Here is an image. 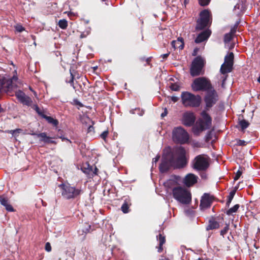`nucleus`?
<instances>
[{
    "mask_svg": "<svg viewBox=\"0 0 260 260\" xmlns=\"http://www.w3.org/2000/svg\"><path fill=\"white\" fill-rule=\"evenodd\" d=\"M188 157L185 148L179 146L173 150L170 148L164 151L159 171L161 173L167 172L171 167L176 169L184 168L187 164Z\"/></svg>",
    "mask_w": 260,
    "mask_h": 260,
    "instance_id": "f257e3e1",
    "label": "nucleus"
},
{
    "mask_svg": "<svg viewBox=\"0 0 260 260\" xmlns=\"http://www.w3.org/2000/svg\"><path fill=\"white\" fill-rule=\"evenodd\" d=\"M201 115V118L198 120L192 127V132L196 135H199L201 132L206 129H209L212 124V118L206 111H203Z\"/></svg>",
    "mask_w": 260,
    "mask_h": 260,
    "instance_id": "f03ea898",
    "label": "nucleus"
},
{
    "mask_svg": "<svg viewBox=\"0 0 260 260\" xmlns=\"http://www.w3.org/2000/svg\"><path fill=\"white\" fill-rule=\"evenodd\" d=\"M233 60L234 54L233 52H230L225 56L224 62L221 66L219 79L221 81V86L223 88L224 87L225 82L228 76V73L232 70Z\"/></svg>",
    "mask_w": 260,
    "mask_h": 260,
    "instance_id": "7ed1b4c3",
    "label": "nucleus"
},
{
    "mask_svg": "<svg viewBox=\"0 0 260 260\" xmlns=\"http://www.w3.org/2000/svg\"><path fill=\"white\" fill-rule=\"evenodd\" d=\"M58 186L61 190L62 196L68 200L75 199L83 193L81 187L76 188L70 184L61 183Z\"/></svg>",
    "mask_w": 260,
    "mask_h": 260,
    "instance_id": "20e7f679",
    "label": "nucleus"
},
{
    "mask_svg": "<svg viewBox=\"0 0 260 260\" xmlns=\"http://www.w3.org/2000/svg\"><path fill=\"white\" fill-rule=\"evenodd\" d=\"M172 193L174 198L183 204H188L191 202V193L184 187H174L173 189Z\"/></svg>",
    "mask_w": 260,
    "mask_h": 260,
    "instance_id": "39448f33",
    "label": "nucleus"
},
{
    "mask_svg": "<svg viewBox=\"0 0 260 260\" xmlns=\"http://www.w3.org/2000/svg\"><path fill=\"white\" fill-rule=\"evenodd\" d=\"M182 104L186 107H198L201 103V98L188 91L182 92L181 95Z\"/></svg>",
    "mask_w": 260,
    "mask_h": 260,
    "instance_id": "423d86ee",
    "label": "nucleus"
},
{
    "mask_svg": "<svg viewBox=\"0 0 260 260\" xmlns=\"http://www.w3.org/2000/svg\"><path fill=\"white\" fill-rule=\"evenodd\" d=\"M173 141L181 144L189 142V135L187 132L181 126L175 127L172 132Z\"/></svg>",
    "mask_w": 260,
    "mask_h": 260,
    "instance_id": "0eeeda50",
    "label": "nucleus"
},
{
    "mask_svg": "<svg viewBox=\"0 0 260 260\" xmlns=\"http://www.w3.org/2000/svg\"><path fill=\"white\" fill-rule=\"evenodd\" d=\"M191 87L194 91H208L212 88L210 81L204 77H199L194 79Z\"/></svg>",
    "mask_w": 260,
    "mask_h": 260,
    "instance_id": "6e6552de",
    "label": "nucleus"
},
{
    "mask_svg": "<svg viewBox=\"0 0 260 260\" xmlns=\"http://www.w3.org/2000/svg\"><path fill=\"white\" fill-rule=\"evenodd\" d=\"M211 14L208 10H204L200 13V18L197 21L196 29L202 30L211 23Z\"/></svg>",
    "mask_w": 260,
    "mask_h": 260,
    "instance_id": "1a4fd4ad",
    "label": "nucleus"
},
{
    "mask_svg": "<svg viewBox=\"0 0 260 260\" xmlns=\"http://www.w3.org/2000/svg\"><path fill=\"white\" fill-rule=\"evenodd\" d=\"M209 166V158L204 155L197 156L193 161V168L198 171L205 170Z\"/></svg>",
    "mask_w": 260,
    "mask_h": 260,
    "instance_id": "9d476101",
    "label": "nucleus"
},
{
    "mask_svg": "<svg viewBox=\"0 0 260 260\" xmlns=\"http://www.w3.org/2000/svg\"><path fill=\"white\" fill-rule=\"evenodd\" d=\"M204 63V60L200 56L195 58L192 61L190 68V74L192 76L199 75L202 71Z\"/></svg>",
    "mask_w": 260,
    "mask_h": 260,
    "instance_id": "9b49d317",
    "label": "nucleus"
},
{
    "mask_svg": "<svg viewBox=\"0 0 260 260\" xmlns=\"http://www.w3.org/2000/svg\"><path fill=\"white\" fill-rule=\"evenodd\" d=\"M217 101V95L215 90L212 88L207 91L205 98V102L207 108L212 107Z\"/></svg>",
    "mask_w": 260,
    "mask_h": 260,
    "instance_id": "f8f14e48",
    "label": "nucleus"
},
{
    "mask_svg": "<svg viewBox=\"0 0 260 260\" xmlns=\"http://www.w3.org/2000/svg\"><path fill=\"white\" fill-rule=\"evenodd\" d=\"M196 119V116L193 112L187 111L183 114L182 123L186 126H191L194 123Z\"/></svg>",
    "mask_w": 260,
    "mask_h": 260,
    "instance_id": "ddd939ff",
    "label": "nucleus"
},
{
    "mask_svg": "<svg viewBox=\"0 0 260 260\" xmlns=\"http://www.w3.org/2000/svg\"><path fill=\"white\" fill-rule=\"evenodd\" d=\"M15 95L19 101L22 104L31 106L32 104L31 99L27 96L23 91L18 90L15 92Z\"/></svg>",
    "mask_w": 260,
    "mask_h": 260,
    "instance_id": "4468645a",
    "label": "nucleus"
},
{
    "mask_svg": "<svg viewBox=\"0 0 260 260\" xmlns=\"http://www.w3.org/2000/svg\"><path fill=\"white\" fill-rule=\"evenodd\" d=\"M213 198L209 194L205 193L202 197L200 203V208L202 209H207L210 207L213 202Z\"/></svg>",
    "mask_w": 260,
    "mask_h": 260,
    "instance_id": "2eb2a0df",
    "label": "nucleus"
},
{
    "mask_svg": "<svg viewBox=\"0 0 260 260\" xmlns=\"http://www.w3.org/2000/svg\"><path fill=\"white\" fill-rule=\"evenodd\" d=\"M198 177L193 174H187L184 179L183 183L188 186H191L197 183Z\"/></svg>",
    "mask_w": 260,
    "mask_h": 260,
    "instance_id": "dca6fc26",
    "label": "nucleus"
},
{
    "mask_svg": "<svg viewBox=\"0 0 260 260\" xmlns=\"http://www.w3.org/2000/svg\"><path fill=\"white\" fill-rule=\"evenodd\" d=\"M30 135H36L37 136V137L40 138V141L43 142L44 143H52V144H55V141L53 140H51V138H55V137H50L47 136V134L46 133H41L40 134H36V133H32L30 134Z\"/></svg>",
    "mask_w": 260,
    "mask_h": 260,
    "instance_id": "f3484780",
    "label": "nucleus"
},
{
    "mask_svg": "<svg viewBox=\"0 0 260 260\" xmlns=\"http://www.w3.org/2000/svg\"><path fill=\"white\" fill-rule=\"evenodd\" d=\"M211 35V31L210 30H206L200 33L195 40L196 43H200L206 40Z\"/></svg>",
    "mask_w": 260,
    "mask_h": 260,
    "instance_id": "a211bd4d",
    "label": "nucleus"
},
{
    "mask_svg": "<svg viewBox=\"0 0 260 260\" xmlns=\"http://www.w3.org/2000/svg\"><path fill=\"white\" fill-rule=\"evenodd\" d=\"M0 203L8 211L12 212L14 211L13 207L9 204L8 199L5 196H0Z\"/></svg>",
    "mask_w": 260,
    "mask_h": 260,
    "instance_id": "6ab92c4d",
    "label": "nucleus"
},
{
    "mask_svg": "<svg viewBox=\"0 0 260 260\" xmlns=\"http://www.w3.org/2000/svg\"><path fill=\"white\" fill-rule=\"evenodd\" d=\"M81 170L89 177H93L94 175H96V173L92 172L91 167L87 164L81 167Z\"/></svg>",
    "mask_w": 260,
    "mask_h": 260,
    "instance_id": "aec40b11",
    "label": "nucleus"
},
{
    "mask_svg": "<svg viewBox=\"0 0 260 260\" xmlns=\"http://www.w3.org/2000/svg\"><path fill=\"white\" fill-rule=\"evenodd\" d=\"M172 47L175 49L179 48L182 49L184 47V43L182 38H178L177 40L173 41L171 43Z\"/></svg>",
    "mask_w": 260,
    "mask_h": 260,
    "instance_id": "412c9836",
    "label": "nucleus"
},
{
    "mask_svg": "<svg viewBox=\"0 0 260 260\" xmlns=\"http://www.w3.org/2000/svg\"><path fill=\"white\" fill-rule=\"evenodd\" d=\"M157 240L159 242V246L157 247V251L159 253L162 252L163 250L162 245L166 242L165 237L162 234H159L158 236H157Z\"/></svg>",
    "mask_w": 260,
    "mask_h": 260,
    "instance_id": "4be33fe9",
    "label": "nucleus"
},
{
    "mask_svg": "<svg viewBox=\"0 0 260 260\" xmlns=\"http://www.w3.org/2000/svg\"><path fill=\"white\" fill-rule=\"evenodd\" d=\"M177 181L174 179H169L164 183V185L166 187L170 189H173L174 187H176Z\"/></svg>",
    "mask_w": 260,
    "mask_h": 260,
    "instance_id": "5701e85b",
    "label": "nucleus"
},
{
    "mask_svg": "<svg viewBox=\"0 0 260 260\" xmlns=\"http://www.w3.org/2000/svg\"><path fill=\"white\" fill-rule=\"evenodd\" d=\"M9 133L12 134L14 137H17L19 134H22L23 135L30 134V133H27L26 131H23L21 128H17L14 130H10L9 131Z\"/></svg>",
    "mask_w": 260,
    "mask_h": 260,
    "instance_id": "b1692460",
    "label": "nucleus"
},
{
    "mask_svg": "<svg viewBox=\"0 0 260 260\" xmlns=\"http://www.w3.org/2000/svg\"><path fill=\"white\" fill-rule=\"evenodd\" d=\"M219 227V223L215 220L212 219L209 221V224L208 225L207 229V230H213L218 229Z\"/></svg>",
    "mask_w": 260,
    "mask_h": 260,
    "instance_id": "393cba45",
    "label": "nucleus"
},
{
    "mask_svg": "<svg viewBox=\"0 0 260 260\" xmlns=\"http://www.w3.org/2000/svg\"><path fill=\"white\" fill-rule=\"evenodd\" d=\"M235 30H232L230 33L226 34L224 36V41L226 45L232 40L233 39V35L235 33Z\"/></svg>",
    "mask_w": 260,
    "mask_h": 260,
    "instance_id": "a878e982",
    "label": "nucleus"
},
{
    "mask_svg": "<svg viewBox=\"0 0 260 260\" xmlns=\"http://www.w3.org/2000/svg\"><path fill=\"white\" fill-rule=\"evenodd\" d=\"M43 117L48 121V123L52 124L54 126H57L58 123V121L56 119H55L50 116L44 115Z\"/></svg>",
    "mask_w": 260,
    "mask_h": 260,
    "instance_id": "bb28decb",
    "label": "nucleus"
},
{
    "mask_svg": "<svg viewBox=\"0 0 260 260\" xmlns=\"http://www.w3.org/2000/svg\"><path fill=\"white\" fill-rule=\"evenodd\" d=\"M239 208V205L238 204H236L234 207L230 208L226 211V214L228 215H232L233 213H236L237 211Z\"/></svg>",
    "mask_w": 260,
    "mask_h": 260,
    "instance_id": "cd10ccee",
    "label": "nucleus"
},
{
    "mask_svg": "<svg viewBox=\"0 0 260 260\" xmlns=\"http://www.w3.org/2000/svg\"><path fill=\"white\" fill-rule=\"evenodd\" d=\"M239 124L240 126L241 127V129L244 130L247 127H248V126L249 125V123L248 121H247L245 120H242L239 122Z\"/></svg>",
    "mask_w": 260,
    "mask_h": 260,
    "instance_id": "c85d7f7f",
    "label": "nucleus"
},
{
    "mask_svg": "<svg viewBox=\"0 0 260 260\" xmlns=\"http://www.w3.org/2000/svg\"><path fill=\"white\" fill-rule=\"evenodd\" d=\"M58 26L62 29H66L68 26V21L66 19L60 20L58 22Z\"/></svg>",
    "mask_w": 260,
    "mask_h": 260,
    "instance_id": "c756f323",
    "label": "nucleus"
},
{
    "mask_svg": "<svg viewBox=\"0 0 260 260\" xmlns=\"http://www.w3.org/2000/svg\"><path fill=\"white\" fill-rule=\"evenodd\" d=\"M128 208L129 205L126 202H125L121 206V210L124 213H127L128 212Z\"/></svg>",
    "mask_w": 260,
    "mask_h": 260,
    "instance_id": "7c9ffc66",
    "label": "nucleus"
},
{
    "mask_svg": "<svg viewBox=\"0 0 260 260\" xmlns=\"http://www.w3.org/2000/svg\"><path fill=\"white\" fill-rule=\"evenodd\" d=\"M171 89L173 91H179L180 90V86L176 83H172L170 86Z\"/></svg>",
    "mask_w": 260,
    "mask_h": 260,
    "instance_id": "2f4dec72",
    "label": "nucleus"
},
{
    "mask_svg": "<svg viewBox=\"0 0 260 260\" xmlns=\"http://www.w3.org/2000/svg\"><path fill=\"white\" fill-rule=\"evenodd\" d=\"M70 72H71V79L69 81L66 80V82L70 83L71 85L73 87V88L74 89H76V87L74 85V75H73V73L71 71H70Z\"/></svg>",
    "mask_w": 260,
    "mask_h": 260,
    "instance_id": "473e14b6",
    "label": "nucleus"
},
{
    "mask_svg": "<svg viewBox=\"0 0 260 260\" xmlns=\"http://www.w3.org/2000/svg\"><path fill=\"white\" fill-rule=\"evenodd\" d=\"M234 194H235V192L234 191H231L230 192V195L228 197V201H227V202H226V204L228 205H229V204L231 203L232 200L233 199Z\"/></svg>",
    "mask_w": 260,
    "mask_h": 260,
    "instance_id": "72a5a7b5",
    "label": "nucleus"
},
{
    "mask_svg": "<svg viewBox=\"0 0 260 260\" xmlns=\"http://www.w3.org/2000/svg\"><path fill=\"white\" fill-rule=\"evenodd\" d=\"M210 1L211 0H199V2L201 6H205L209 4Z\"/></svg>",
    "mask_w": 260,
    "mask_h": 260,
    "instance_id": "f704fd0d",
    "label": "nucleus"
},
{
    "mask_svg": "<svg viewBox=\"0 0 260 260\" xmlns=\"http://www.w3.org/2000/svg\"><path fill=\"white\" fill-rule=\"evenodd\" d=\"M229 229V225L226 224V226L223 228V230H222L220 232V234L222 236L226 234L228 230Z\"/></svg>",
    "mask_w": 260,
    "mask_h": 260,
    "instance_id": "c9c22d12",
    "label": "nucleus"
},
{
    "mask_svg": "<svg viewBox=\"0 0 260 260\" xmlns=\"http://www.w3.org/2000/svg\"><path fill=\"white\" fill-rule=\"evenodd\" d=\"M108 131H104L100 135L101 138L106 141V139L108 136Z\"/></svg>",
    "mask_w": 260,
    "mask_h": 260,
    "instance_id": "e433bc0d",
    "label": "nucleus"
},
{
    "mask_svg": "<svg viewBox=\"0 0 260 260\" xmlns=\"http://www.w3.org/2000/svg\"><path fill=\"white\" fill-rule=\"evenodd\" d=\"M15 29L18 32H22L24 30V27L21 25H16Z\"/></svg>",
    "mask_w": 260,
    "mask_h": 260,
    "instance_id": "4c0bfd02",
    "label": "nucleus"
},
{
    "mask_svg": "<svg viewBox=\"0 0 260 260\" xmlns=\"http://www.w3.org/2000/svg\"><path fill=\"white\" fill-rule=\"evenodd\" d=\"M45 249L47 252H50L51 251V246L49 242H47L45 244Z\"/></svg>",
    "mask_w": 260,
    "mask_h": 260,
    "instance_id": "58836bf2",
    "label": "nucleus"
},
{
    "mask_svg": "<svg viewBox=\"0 0 260 260\" xmlns=\"http://www.w3.org/2000/svg\"><path fill=\"white\" fill-rule=\"evenodd\" d=\"M237 144L239 146H245L246 145L247 143L244 140H237Z\"/></svg>",
    "mask_w": 260,
    "mask_h": 260,
    "instance_id": "ea45409f",
    "label": "nucleus"
},
{
    "mask_svg": "<svg viewBox=\"0 0 260 260\" xmlns=\"http://www.w3.org/2000/svg\"><path fill=\"white\" fill-rule=\"evenodd\" d=\"M242 175V172L240 170H238L234 177V180H237L240 178V176Z\"/></svg>",
    "mask_w": 260,
    "mask_h": 260,
    "instance_id": "a19ab883",
    "label": "nucleus"
},
{
    "mask_svg": "<svg viewBox=\"0 0 260 260\" xmlns=\"http://www.w3.org/2000/svg\"><path fill=\"white\" fill-rule=\"evenodd\" d=\"M192 145L194 147H200L201 146V144L197 141H193L192 142Z\"/></svg>",
    "mask_w": 260,
    "mask_h": 260,
    "instance_id": "79ce46f5",
    "label": "nucleus"
},
{
    "mask_svg": "<svg viewBox=\"0 0 260 260\" xmlns=\"http://www.w3.org/2000/svg\"><path fill=\"white\" fill-rule=\"evenodd\" d=\"M160 156L159 155L156 156L153 159V163H156L159 160Z\"/></svg>",
    "mask_w": 260,
    "mask_h": 260,
    "instance_id": "37998d69",
    "label": "nucleus"
},
{
    "mask_svg": "<svg viewBox=\"0 0 260 260\" xmlns=\"http://www.w3.org/2000/svg\"><path fill=\"white\" fill-rule=\"evenodd\" d=\"M179 98L177 96H173L171 97V100L174 102H176L178 101Z\"/></svg>",
    "mask_w": 260,
    "mask_h": 260,
    "instance_id": "c03bdc74",
    "label": "nucleus"
},
{
    "mask_svg": "<svg viewBox=\"0 0 260 260\" xmlns=\"http://www.w3.org/2000/svg\"><path fill=\"white\" fill-rule=\"evenodd\" d=\"M169 53L164 54L161 55L160 57H162L164 59L167 58V57L169 56Z\"/></svg>",
    "mask_w": 260,
    "mask_h": 260,
    "instance_id": "a18cd8bd",
    "label": "nucleus"
},
{
    "mask_svg": "<svg viewBox=\"0 0 260 260\" xmlns=\"http://www.w3.org/2000/svg\"><path fill=\"white\" fill-rule=\"evenodd\" d=\"M34 106L35 107V109L36 110V111L38 113H40L39 112V107H38V106H37L36 105H34Z\"/></svg>",
    "mask_w": 260,
    "mask_h": 260,
    "instance_id": "49530a36",
    "label": "nucleus"
},
{
    "mask_svg": "<svg viewBox=\"0 0 260 260\" xmlns=\"http://www.w3.org/2000/svg\"><path fill=\"white\" fill-rule=\"evenodd\" d=\"M167 112L166 111H165L164 112H163L161 114V116L162 117H164L165 116H166L167 115Z\"/></svg>",
    "mask_w": 260,
    "mask_h": 260,
    "instance_id": "de8ad7c7",
    "label": "nucleus"
},
{
    "mask_svg": "<svg viewBox=\"0 0 260 260\" xmlns=\"http://www.w3.org/2000/svg\"><path fill=\"white\" fill-rule=\"evenodd\" d=\"M197 51H198V49L197 48L194 49V51H193V55H196Z\"/></svg>",
    "mask_w": 260,
    "mask_h": 260,
    "instance_id": "09e8293b",
    "label": "nucleus"
},
{
    "mask_svg": "<svg viewBox=\"0 0 260 260\" xmlns=\"http://www.w3.org/2000/svg\"><path fill=\"white\" fill-rule=\"evenodd\" d=\"M239 4H237L235 7H234V10H235L236 8H238L239 9Z\"/></svg>",
    "mask_w": 260,
    "mask_h": 260,
    "instance_id": "8fccbe9b",
    "label": "nucleus"
},
{
    "mask_svg": "<svg viewBox=\"0 0 260 260\" xmlns=\"http://www.w3.org/2000/svg\"><path fill=\"white\" fill-rule=\"evenodd\" d=\"M189 0H184V4L185 5L189 3Z\"/></svg>",
    "mask_w": 260,
    "mask_h": 260,
    "instance_id": "3c124183",
    "label": "nucleus"
},
{
    "mask_svg": "<svg viewBox=\"0 0 260 260\" xmlns=\"http://www.w3.org/2000/svg\"><path fill=\"white\" fill-rule=\"evenodd\" d=\"M93 129V127L92 126H90L89 127H88V131H91L92 129Z\"/></svg>",
    "mask_w": 260,
    "mask_h": 260,
    "instance_id": "603ef678",
    "label": "nucleus"
},
{
    "mask_svg": "<svg viewBox=\"0 0 260 260\" xmlns=\"http://www.w3.org/2000/svg\"><path fill=\"white\" fill-rule=\"evenodd\" d=\"M86 37V36H85V35H84V34H82L81 35V36H80V37H81V38H84V37Z\"/></svg>",
    "mask_w": 260,
    "mask_h": 260,
    "instance_id": "864d4df0",
    "label": "nucleus"
},
{
    "mask_svg": "<svg viewBox=\"0 0 260 260\" xmlns=\"http://www.w3.org/2000/svg\"><path fill=\"white\" fill-rule=\"evenodd\" d=\"M97 171H98V169L96 168H95L94 171H92V172H94V173H96Z\"/></svg>",
    "mask_w": 260,
    "mask_h": 260,
    "instance_id": "5fc2aeb1",
    "label": "nucleus"
},
{
    "mask_svg": "<svg viewBox=\"0 0 260 260\" xmlns=\"http://www.w3.org/2000/svg\"><path fill=\"white\" fill-rule=\"evenodd\" d=\"M234 47V45H231L230 47H229L230 49H232Z\"/></svg>",
    "mask_w": 260,
    "mask_h": 260,
    "instance_id": "6e6d98bb",
    "label": "nucleus"
},
{
    "mask_svg": "<svg viewBox=\"0 0 260 260\" xmlns=\"http://www.w3.org/2000/svg\"><path fill=\"white\" fill-rule=\"evenodd\" d=\"M61 139H62V140L67 139H65L64 138H61Z\"/></svg>",
    "mask_w": 260,
    "mask_h": 260,
    "instance_id": "4d7b16f0",
    "label": "nucleus"
},
{
    "mask_svg": "<svg viewBox=\"0 0 260 260\" xmlns=\"http://www.w3.org/2000/svg\"><path fill=\"white\" fill-rule=\"evenodd\" d=\"M89 230H86V232H89Z\"/></svg>",
    "mask_w": 260,
    "mask_h": 260,
    "instance_id": "13d9d810",
    "label": "nucleus"
},
{
    "mask_svg": "<svg viewBox=\"0 0 260 260\" xmlns=\"http://www.w3.org/2000/svg\"><path fill=\"white\" fill-rule=\"evenodd\" d=\"M67 141H69V142H71V141H69L68 139H66Z\"/></svg>",
    "mask_w": 260,
    "mask_h": 260,
    "instance_id": "bf43d9fd",
    "label": "nucleus"
}]
</instances>
